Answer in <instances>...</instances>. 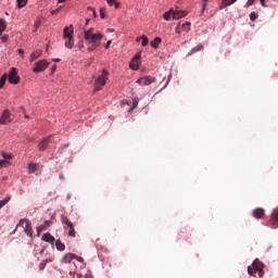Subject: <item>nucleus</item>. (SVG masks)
<instances>
[{"label":"nucleus","mask_w":278,"mask_h":278,"mask_svg":"<svg viewBox=\"0 0 278 278\" xmlns=\"http://www.w3.org/2000/svg\"><path fill=\"white\" fill-rule=\"evenodd\" d=\"M67 229H70L68 230V236H70V238H75V236H76V232H75V225H71V226H67Z\"/></svg>","instance_id":"obj_26"},{"label":"nucleus","mask_w":278,"mask_h":278,"mask_svg":"<svg viewBox=\"0 0 278 278\" xmlns=\"http://www.w3.org/2000/svg\"><path fill=\"white\" fill-rule=\"evenodd\" d=\"M74 260H77V262H79L80 264L84 263V257L77 256L76 254H75Z\"/></svg>","instance_id":"obj_40"},{"label":"nucleus","mask_w":278,"mask_h":278,"mask_svg":"<svg viewBox=\"0 0 278 278\" xmlns=\"http://www.w3.org/2000/svg\"><path fill=\"white\" fill-rule=\"evenodd\" d=\"M56 68H58V65H53L52 66V73H55Z\"/></svg>","instance_id":"obj_50"},{"label":"nucleus","mask_w":278,"mask_h":278,"mask_svg":"<svg viewBox=\"0 0 278 278\" xmlns=\"http://www.w3.org/2000/svg\"><path fill=\"white\" fill-rule=\"evenodd\" d=\"M140 40H142V37H137L136 41L140 42Z\"/></svg>","instance_id":"obj_52"},{"label":"nucleus","mask_w":278,"mask_h":278,"mask_svg":"<svg viewBox=\"0 0 278 278\" xmlns=\"http://www.w3.org/2000/svg\"><path fill=\"white\" fill-rule=\"evenodd\" d=\"M185 16H188V12L186 11H174V21H177L179 18H184Z\"/></svg>","instance_id":"obj_14"},{"label":"nucleus","mask_w":278,"mask_h":278,"mask_svg":"<svg viewBox=\"0 0 278 278\" xmlns=\"http://www.w3.org/2000/svg\"><path fill=\"white\" fill-rule=\"evenodd\" d=\"M268 225L269 227H271V229L278 228V207L274 208L271 216L269 218Z\"/></svg>","instance_id":"obj_7"},{"label":"nucleus","mask_w":278,"mask_h":278,"mask_svg":"<svg viewBox=\"0 0 278 278\" xmlns=\"http://www.w3.org/2000/svg\"><path fill=\"white\" fill-rule=\"evenodd\" d=\"M264 214H265V211L262 207H257L253 211L254 218H262Z\"/></svg>","instance_id":"obj_16"},{"label":"nucleus","mask_w":278,"mask_h":278,"mask_svg":"<svg viewBox=\"0 0 278 278\" xmlns=\"http://www.w3.org/2000/svg\"><path fill=\"white\" fill-rule=\"evenodd\" d=\"M248 273L251 277H253V275H255L257 273V270H255V267H248Z\"/></svg>","instance_id":"obj_32"},{"label":"nucleus","mask_w":278,"mask_h":278,"mask_svg":"<svg viewBox=\"0 0 278 278\" xmlns=\"http://www.w3.org/2000/svg\"><path fill=\"white\" fill-rule=\"evenodd\" d=\"M203 49V46H198L192 49L193 53H197V51H201Z\"/></svg>","instance_id":"obj_39"},{"label":"nucleus","mask_w":278,"mask_h":278,"mask_svg":"<svg viewBox=\"0 0 278 278\" xmlns=\"http://www.w3.org/2000/svg\"><path fill=\"white\" fill-rule=\"evenodd\" d=\"M21 81V77H18V73L15 67H12L9 72V83L10 84H18Z\"/></svg>","instance_id":"obj_8"},{"label":"nucleus","mask_w":278,"mask_h":278,"mask_svg":"<svg viewBox=\"0 0 278 278\" xmlns=\"http://www.w3.org/2000/svg\"><path fill=\"white\" fill-rule=\"evenodd\" d=\"M180 27H181V29H184V31H189L190 30V22L184 23Z\"/></svg>","instance_id":"obj_31"},{"label":"nucleus","mask_w":278,"mask_h":278,"mask_svg":"<svg viewBox=\"0 0 278 278\" xmlns=\"http://www.w3.org/2000/svg\"><path fill=\"white\" fill-rule=\"evenodd\" d=\"M162 42V38L156 37L155 39H153L150 45L152 47V49H157V47H160V43Z\"/></svg>","instance_id":"obj_21"},{"label":"nucleus","mask_w":278,"mask_h":278,"mask_svg":"<svg viewBox=\"0 0 278 278\" xmlns=\"http://www.w3.org/2000/svg\"><path fill=\"white\" fill-rule=\"evenodd\" d=\"M252 267H254V270H256V273H257V271L260 273L261 277H262V275H264V270H263V268H264V263L260 262V260L256 258V260L253 262Z\"/></svg>","instance_id":"obj_11"},{"label":"nucleus","mask_w":278,"mask_h":278,"mask_svg":"<svg viewBox=\"0 0 278 278\" xmlns=\"http://www.w3.org/2000/svg\"><path fill=\"white\" fill-rule=\"evenodd\" d=\"M255 3V0H248L247 5H253Z\"/></svg>","instance_id":"obj_43"},{"label":"nucleus","mask_w":278,"mask_h":278,"mask_svg":"<svg viewBox=\"0 0 278 278\" xmlns=\"http://www.w3.org/2000/svg\"><path fill=\"white\" fill-rule=\"evenodd\" d=\"M140 58H141V54L140 53H137L132 60L130 61V64H129V67L132 70V71H138V68H140Z\"/></svg>","instance_id":"obj_10"},{"label":"nucleus","mask_w":278,"mask_h":278,"mask_svg":"<svg viewBox=\"0 0 278 278\" xmlns=\"http://www.w3.org/2000/svg\"><path fill=\"white\" fill-rule=\"evenodd\" d=\"M5 27H8L5 20H0V36L5 31Z\"/></svg>","instance_id":"obj_27"},{"label":"nucleus","mask_w":278,"mask_h":278,"mask_svg":"<svg viewBox=\"0 0 278 278\" xmlns=\"http://www.w3.org/2000/svg\"><path fill=\"white\" fill-rule=\"evenodd\" d=\"M54 62H60V59H55Z\"/></svg>","instance_id":"obj_57"},{"label":"nucleus","mask_w":278,"mask_h":278,"mask_svg":"<svg viewBox=\"0 0 278 278\" xmlns=\"http://www.w3.org/2000/svg\"><path fill=\"white\" fill-rule=\"evenodd\" d=\"M50 262H53V258H47L41 261V263L39 264V269L45 270V268H47V264H49Z\"/></svg>","instance_id":"obj_23"},{"label":"nucleus","mask_w":278,"mask_h":278,"mask_svg":"<svg viewBox=\"0 0 278 278\" xmlns=\"http://www.w3.org/2000/svg\"><path fill=\"white\" fill-rule=\"evenodd\" d=\"M42 55V50H36L30 54V62H36Z\"/></svg>","instance_id":"obj_17"},{"label":"nucleus","mask_w":278,"mask_h":278,"mask_svg":"<svg viewBox=\"0 0 278 278\" xmlns=\"http://www.w3.org/2000/svg\"><path fill=\"white\" fill-rule=\"evenodd\" d=\"M8 164H10V162H8L5 160H0V168L8 166Z\"/></svg>","instance_id":"obj_34"},{"label":"nucleus","mask_w":278,"mask_h":278,"mask_svg":"<svg viewBox=\"0 0 278 278\" xmlns=\"http://www.w3.org/2000/svg\"><path fill=\"white\" fill-rule=\"evenodd\" d=\"M113 5H115L116 10H118V8L121 7V4L118 2H115Z\"/></svg>","instance_id":"obj_48"},{"label":"nucleus","mask_w":278,"mask_h":278,"mask_svg":"<svg viewBox=\"0 0 278 278\" xmlns=\"http://www.w3.org/2000/svg\"><path fill=\"white\" fill-rule=\"evenodd\" d=\"M49 225H51V220L43 222L42 225L37 227V233H40L41 231L47 230V227H49Z\"/></svg>","instance_id":"obj_18"},{"label":"nucleus","mask_w":278,"mask_h":278,"mask_svg":"<svg viewBox=\"0 0 278 278\" xmlns=\"http://www.w3.org/2000/svg\"><path fill=\"white\" fill-rule=\"evenodd\" d=\"M237 0H223L219 10H224V8H228V5H231L232 3H236Z\"/></svg>","instance_id":"obj_19"},{"label":"nucleus","mask_w":278,"mask_h":278,"mask_svg":"<svg viewBox=\"0 0 278 278\" xmlns=\"http://www.w3.org/2000/svg\"><path fill=\"white\" fill-rule=\"evenodd\" d=\"M73 25L66 26L63 30V38L65 40L66 49H73L75 46V40L73 39Z\"/></svg>","instance_id":"obj_2"},{"label":"nucleus","mask_w":278,"mask_h":278,"mask_svg":"<svg viewBox=\"0 0 278 278\" xmlns=\"http://www.w3.org/2000/svg\"><path fill=\"white\" fill-rule=\"evenodd\" d=\"M36 27H40V22H36Z\"/></svg>","instance_id":"obj_54"},{"label":"nucleus","mask_w":278,"mask_h":278,"mask_svg":"<svg viewBox=\"0 0 278 278\" xmlns=\"http://www.w3.org/2000/svg\"><path fill=\"white\" fill-rule=\"evenodd\" d=\"M18 54L23 58V55H25V50L18 49Z\"/></svg>","instance_id":"obj_45"},{"label":"nucleus","mask_w":278,"mask_h":278,"mask_svg":"<svg viewBox=\"0 0 278 278\" xmlns=\"http://www.w3.org/2000/svg\"><path fill=\"white\" fill-rule=\"evenodd\" d=\"M100 16L101 18H105V9H100Z\"/></svg>","instance_id":"obj_37"},{"label":"nucleus","mask_w":278,"mask_h":278,"mask_svg":"<svg viewBox=\"0 0 278 278\" xmlns=\"http://www.w3.org/2000/svg\"><path fill=\"white\" fill-rule=\"evenodd\" d=\"M24 224L25 226H23ZM20 227H23L26 236H29V238L34 236V230H31V222H29V219H26V218L20 219L18 224L16 225V229H18Z\"/></svg>","instance_id":"obj_3"},{"label":"nucleus","mask_w":278,"mask_h":278,"mask_svg":"<svg viewBox=\"0 0 278 278\" xmlns=\"http://www.w3.org/2000/svg\"><path fill=\"white\" fill-rule=\"evenodd\" d=\"M78 49H84V41H80V42L78 43Z\"/></svg>","instance_id":"obj_47"},{"label":"nucleus","mask_w":278,"mask_h":278,"mask_svg":"<svg viewBox=\"0 0 278 278\" xmlns=\"http://www.w3.org/2000/svg\"><path fill=\"white\" fill-rule=\"evenodd\" d=\"M8 38H9L8 35H3V36L1 37L2 42H5V41L8 40Z\"/></svg>","instance_id":"obj_44"},{"label":"nucleus","mask_w":278,"mask_h":278,"mask_svg":"<svg viewBox=\"0 0 278 278\" xmlns=\"http://www.w3.org/2000/svg\"><path fill=\"white\" fill-rule=\"evenodd\" d=\"M2 157H3L4 160H12V154L2 152Z\"/></svg>","instance_id":"obj_35"},{"label":"nucleus","mask_w":278,"mask_h":278,"mask_svg":"<svg viewBox=\"0 0 278 278\" xmlns=\"http://www.w3.org/2000/svg\"><path fill=\"white\" fill-rule=\"evenodd\" d=\"M163 18L165 21H169L170 18H174V10L170 9L169 11L165 12L163 15Z\"/></svg>","instance_id":"obj_22"},{"label":"nucleus","mask_w":278,"mask_h":278,"mask_svg":"<svg viewBox=\"0 0 278 278\" xmlns=\"http://www.w3.org/2000/svg\"><path fill=\"white\" fill-rule=\"evenodd\" d=\"M49 142H51V136L43 138L39 143H38V149L39 151H45L47 147L49 146Z\"/></svg>","instance_id":"obj_12"},{"label":"nucleus","mask_w":278,"mask_h":278,"mask_svg":"<svg viewBox=\"0 0 278 278\" xmlns=\"http://www.w3.org/2000/svg\"><path fill=\"white\" fill-rule=\"evenodd\" d=\"M73 260H75V254H74V253H67V254H65V256L63 257L62 263H63V264H71V262H73Z\"/></svg>","instance_id":"obj_15"},{"label":"nucleus","mask_w":278,"mask_h":278,"mask_svg":"<svg viewBox=\"0 0 278 278\" xmlns=\"http://www.w3.org/2000/svg\"><path fill=\"white\" fill-rule=\"evenodd\" d=\"M58 12H60V9L53 10L51 14H58Z\"/></svg>","instance_id":"obj_49"},{"label":"nucleus","mask_w":278,"mask_h":278,"mask_svg":"<svg viewBox=\"0 0 278 278\" xmlns=\"http://www.w3.org/2000/svg\"><path fill=\"white\" fill-rule=\"evenodd\" d=\"M49 67V62L47 60H40L34 64L33 73H42Z\"/></svg>","instance_id":"obj_5"},{"label":"nucleus","mask_w":278,"mask_h":278,"mask_svg":"<svg viewBox=\"0 0 278 278\" xmlns=\"http://www.w3.org/2000/svg\"><path fill=\"white\" fill-rule=\"evenodd\" d=\"M61 223L62 225H66V227H71L73 225V222H71L66 215H61Z\"/></svg>","instance_id":"obj_20"},{"label":"nucleus","mask_w":278,"mask_h":278,"mask_svg":"<svg viewBox=\"0 0 278 278\" xmlns=\"http://www.w3.org/2000/svg\"><path fill=\"white\" fill-rule=\"evenodd\" d=\"M204 1V3H203V9L202 10H205V2L207 1V0H203Z\"/></svg>","instance_id":"obj_53"},{"label":"nucleus","mask_w":278,"mask_h":278,"mask_svg":"<svg viewBox=\"0 0 278 278\" xmlns=\"http://www.w3.org/2000/svg\"><path fill=\"white\" fill-rule=\"evenodd\" d=\"M10 116H11L10 110H4L0 117V124L10 125V123H12V118Z\"/></svg>","instance_id":"obj_9"},{"label":"nucleus","mask_w":278,"mask_h":278,"mask_svg":"<svg viewBox=\"0 0 278 278\" xmlns=\"http://www.w3.org/2000/svg\"><path fill=\"white\" fill-rule=\"evenodd\" d=\"M88 21H89V20H87L86 25H88Z\"/></svg>","instance_id":"obj_58"},{"label":"nucleus","mask_w":278,"mask_h":278,"mask_svg":"<svg viewBox=\"0 0 278 278\" xmlns=\"http://www.w3.org/2000/svg\"><path fill=\"white\" fill-rule=\"evenodd\" d=\"M257 20V15L255 12L250 13V21H256Z\"/></svg>","instance_id":"obj_36"},{"label":"nucleus","mask_w":278,"mask_h":278,"mask_svg":"<svg viewBox=\"0 0 278 278\" xmlns=\"http://www.w3.org/2000/svg\"><path fill=\"white\" fill-rule=\"evenodd\" d=\"M37 168H38V164H36V163L28 164V173H29V175L36 173Z\"/></svg>","instance_id":"obj_24"},{"label":"nucleus","mask_w":278,"mask_h":278,"mask_svg":"<svg viewBox=\"0 0 278 278\" xmlns=\"http://www.w3.org/2000/svg\"><path fill=\"white\" fill-rule=\"evenodd\" d=\"M18 8H25L27 5V0H17Z\"/></svg>","instance_id":"obj_33"},{"label":"nucleus","mask_w":278,"mask_h":278,"mask_svg":"<svg viewBox=\"0 0 278 278\" xmlns=\"http://www.w3.org/2000/svg\"><path fill=\"white\" fill-rule=\"evenodd\" d=\"M97 47L94 43H91V46L88 48V51H94V49H97Z\"/></svg>","instance_id":"obj_41"},{"label":"nucleus","mask_w":278,"mask_h":278,"mask_svg":"<svg viewBox=\"0 0 278 278\" xmlns=\"http://www.w3.org/2000/svg\"><path fill=\"white\" fill-rule=\"evenodd\" d=\"M10 199L11 197L7 195L3 200H0V210L10 201Z\"/></svg>","instance_id":"obj_29"},{"label":"nucleus","mask_w":278,"mask_h":278,"mask_svg":"<svg viewBox=\"0 0 278 278\" xmlns=\"http://www.w3.org/2000/svg\"><path fill=\"white\" fill-rule=\"evenodd\" d=\"M260 3H261V5H262L263 8H267V5H266V0H260Z\"/></svg>","instance_id":"obj_42"},{"label":"nucleus","mask_w":278,"mask_h":278,"mask_svg":"<svg viewBox=\"0 0 278 278\" xmlns=\"http://www.w3.org/2000/svg\"><path fill=\"white\" fill-rule=\"evenodd\" d=\"M181 24H178V26L175 28L176 34H181Z\"/></svg>","instance_id":"obj_38"},{"label":"nucleus","mask_w":278,"mask_h":278,"mask_svg":"<svg viewBox=\"0 0 278 278\" xmlns=\"http://www.w3.org/2000/svg\"><path fill=\"white\" fill-rule=\"evenodd\" d=\"M110 45H112V40H109L105 45V49H110Z\"/></svg>","instance_id":"obj_46"},{"label":"nucleus","mask_w":278,"mask_h":278,"mask_svg":"<svg viewBox=\"0 0 278 278\" xmlns=\"http://www.w3.org/2000/svg\"><path fill=\"white\" fill-rule=\"evenodd\" d=\"M8 80V75L3 74L0 78V88H3L5 86V81Z\"/></svg>","instance_id":"obj_28"},{"label":"nucleus","mask_w":278,"mask_h":278,"mask_svg":"<svg viewBox=\"0 0 278 278\" xmlns=\"http://www.w3.org/2000/svg\"><path fill=\"white\" fill-rule=\"evenodd\" d=\"M41 240H43V242H49L50 244H53L55 242V237H53L49 232H46L42 235Z\"/></svg>","instance_id":"obj_13"},{"label":"nucleus","mask_w":278,"mask_h":278,"mask_svg":"<svg viewBox=\"0 0 278 278\" xmlns=\"http://www.w3.org/2000/svg\"><path fill=\"white\" fill-rule=\"evenodd\" d=\"M64 1H66V0H59V3H64Z\"/></svg>","instance_id":"obj_56"},{"label":"nucleus","mask_w":278,"mask_h":278,"mask_svg":"<svg viewBox=\"0 0 278 278\" xmlns=\"http://www.w3.org/2000/svg\"><path fill=\"white\" fill-rule=\"evenodd\" d=\"M141 45L143 46V47H147V45H149V37H147L146 35H142L141 36Z\"/></svg>","instance_id":"obj_30"},{"label":"nucleus","mask_w":278,"mask_h":278,"mask_svg":"<svg viewBox=\"0 0 278 278\" xmlns=\"http://www.w3.org/2000/svg\"><path fill=\"white\" fill-rule=\"evenodd\" d=\"M55 247L58 249V251H65L66 245L64 243H62V241L60 239H58L55 241Z\"/></svg>","instance_id":"obj_25"},{"label":"nucleus","mask_w":278,"mask_h":278,"mask_svg":"<svg viewBox=\"0 0 278 278\" xmlns=\"http://www.w3.org/2000/svg\"><path fill=\"white\" fill-rule=\"evenodd\" d=\"M109 75L108 70L102 71V74L96 79L94 92H98V90H101L105 86V79H108Z\"/></svg>","instance_id":"obj_4"},{"label":"nucleus","mask_w":278,"mask_h":278,"mask_svg":"<svg viewBox=\"0 0 278 278\" xmlns=\"http://www.w3.org/2000/svg\"><path fill=\"white\" fill-rule=\"evenodd\" d=\"M155 81H157V79L153 76H143L137 79L139 86H151V84H155Z\"/></svg>","instance_id":"obj_6"},{"label":"nucleus","mask_w":278,"mask_h":278,"mask_svg":"<svg viewBox=\"0 0 278 278\" xmlns=\"http://www.w3.org/2000/svg\"><path fill=\"white\" fill-rule=\"evenodd\" d=\"M16 229H18V228L15 227V229L11 233L12 235L16 233Z\"/></svg>","instance_id":"obj_55"},{"label":"nucleus","mask_w":278,"mask_h":278,"mask_svg":"<svg viewBox=\"0 0 278 278\" xmlns=\"http://www.w3.org/2000/svg\"><path fill=\"white\" fill-rule=\"evenodd\" d=\"M84 38L89 45L101 47V40H103V35L100 33H94V28H89L88 30H85Z\"/></svg>","instance_id":"obj_1"},{"label":"nucleus","mask_w":278,"mask_h":278,"mask_svg":"<svg viewBox=\"0 0 278 278\" xmlns=\"http://www.w3.org/2000/svg\"><path fill=\"white\" fill-rule=\"evenodd\" d=\"M132 108H138V101H134Z\"/></svg>","instance_id":"obj_51"}]
</instances>
